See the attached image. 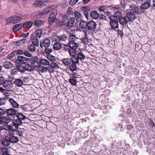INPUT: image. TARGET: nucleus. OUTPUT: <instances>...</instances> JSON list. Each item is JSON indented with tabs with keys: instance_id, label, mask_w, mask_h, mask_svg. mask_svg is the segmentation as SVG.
<instances>
[{
	"instance_id": "e433bc0d",
	"label": "nucleus",
	"mask_w": 155,
	"mask_h": 155,
	"mask_svg": "<svg viewBox=\"0 0 155 155\" xmlns=\"http://www.w3.org/2000/svg\"><path fill=\"white\" fill-rule=\"evenodd\" d=\"M76 49H74L72 48L69 49L68 51L70 55L72 56H74L76 55Z\"/></svg>"
},
{
	"instance_id": "39448f33",
	"label": "nucleus",
	"mask_w": 155,
	"mask_h": 155,
	"mask_svg": "<svg viewBox=\"0 0 155 155\" xmlns=\"http://www.w3.org/2000/svg\"><path fill=\"white\" fill-rule=\"evenodd\" d=\"M29 60L30 61L31 65L34 68H38L40 66L39 63L38 61V58L37 56H33Z\"/></svg>"
},
{
	"instance_id": "a878e982",
	"label": "nucleus",
	"mask_w": 155,
	"mask_h": 155,
	"mask_svg": "<svg viewBox=\"0 0 155 155\" xmlns=\"http://www.w3.org/2000/svg\"><path fill=\"white\" fill-rule=\"evenodd\" d=\"M79 26L82 29H85L88 27V23L85 21H82L79 24Z\"/></svg>"
},
{
	"instance_id": "2f4dec72",
	"label": "nucleus",
	"mask_w": 155,
	"mask_h": 155,
	"mask_svg": "<svg viewBox=\"0 0 155 155\" xmlns=\"http://www.w3.org/2000/svg\"><path fill=\"white\" fill-rule=\"evenodd\" d=\"M1 122L5 123L6 124H8L10 122V120L8 118L6 117L3 116L2 117L0 118Z\"/></svg>"
},
{
	"instance_id": "473e14b6",
	"label": "nucleus",
	"mask_w": 155,
	"mask_h": 155,
	"mask_svg": "<svg viewBox=\"0 0 155 155\" xmlns=\"http://www.w3.org/2000/svg\"><path fill=\"white\" fill-rule=\"evenodd\" d=\"M6 112L8 115L10 116L14 115L16 114V111L15 110L12 109H8Z\"/></svg>"
},
{
	"instance_id": "49530a36",
	"label": "nucleus",
	"mask_w": 155,
	"mask_h": 155,
	"mask_svg": "<svg viewBox=\"0 0 155 155\" xmlns=\"http://www.w3.org/2000/svg\"><path fill=\"white\" fill-rule=\"evenodd\" d=\"M25 39H23L17 42V45L19 46H23V44L25 43Z\"/></svg>"
},
{
	"instance_id": "bb28decb",
	"label": "nucleus",
	"mask_w": 155,
	"mask_h": 155,
	"mask_svg": "<svg viewBox=\"0 0 155 155\" xmlns=\"http://www.w3.org/2000/svg\"><path fill=\"white\" fill-rule=\"evenodd\" d=\"M150 6V4L149 2H145L141 6V8L143 10L148 8Z\"/></svg>"
},
{
	"instance_id": "f3484780",
	"label": "nucleus",
	"mask_w": 155,
	"mask_h": 155,
	"mask_svg": "<svg viewBox=\"0 0 155 155\" xmlns=\"http://www.w3.org/2000/svg\"><path fill=\"white\" fill-rule=\"evenodd\" d=\"M68 45L71 48L74 49H77L78 47V45L76 42L69 41Z\"/></svg>"
},
{
	"instance_id": "0e129e2a",
	"label": "nucleus",
	"mask_w": 155,
	"mask_h": 155,
	"mask_svg": "<svg viewBox=\"0 0 155 155\" xmlns=\"http://www.w3.org/2000/svg\"><path fill=\"white\" fill-rule=\"evenodd\" d=\"M41 69L40 71L41 72H46L48 71V68L47 67H42L41 68Z\"/></svg>"
},
{
	"instance_id": "423d86ee",
	"label": "nucleus",
	"mask_w": 155,
	"mask_h": 155,
	"mask_svg": "<svg viewBox=\"0 0 155 155\" xmlns=\"http://www.w3.org/2000/svg\"><path fill=\"white\" fill-rule=\"evenodd\" d=\"M79 60L77 58L74 57V61L71 63V65L69 67L70 69L72 71H76L77 69V67L76 64L78 63Z\"/></svg>"
},
{
	"instance_id": "4c0bfd02",
	"label": "nucleus",
	"mask_w": 155,
	"mask_h": 155,
	"mask_svg": "<svg viewBox=\"0 0 155 155\" xmlns=\"http://www.w3.org/2000/svg\"><path fill=\"white\" fill-rule=\"evenodd\" d=\"M74 15L76 20L78 21L80 20L82 17L81 14L77 11L74 12Z\"/></svg>"
},
{
	"instance_id": "5701e85b",
	"label": "nucleus",
	"mask_w": 155,
	"mask_h": 155,
	"mask_svg": "<svg viewBox=\"0 0 155 155\" xmlns=\"http://www.w3.org/2000/svg\"><path fill=\"white\" fill-rule=\"evenodd\" d=\"M39 64L44 66L49 65V62L48 61L45 59H41L39 61Z\"/></svg>"
},
{
	"instance_id": "6ab92c4d",
	"label": "nucleus",
	"mask_w": 155,
	"mask_h": 155,
	"mask_svg": "<svg viewBox=\"0 0 155 155\" xmlns=\"http://www.w3.org/2000/svg\"><path fill=\"white\" fill-rule=\"evenodd\" d=\"M1 143L3 146H8L10 144V142L9 138H5L2 140Z\"/></svg>"
},
{
	"instance_id": "6e6d98bb",
	"label": "nucleus",
	"mask_w": 155,
	"mask_h": 155,
	"mask_svg": "<svg viewBox=\"0 0 155 155\" xmlns=\"http://www.w3.org/2000/svg\"><path fill=\"white\" fill-rule=\"evenodd\" d=\"M6 103V100L5 98H0V106L5 105Z\"/></svg>"
},
{
	"instance_id": "7c9ffc66",
	"label": "nucleus",
	"mask_w": 155,
	"mask_h": 155,
	"mask_svg": "<svg viewBox=\"0 0 155 155\" xmlns=\"http://www.w3.org/2000/svg\"><path fill=\"white\" fill-rule=\"evenodd\" d=\"M9 101L13 107L16 108L18 107L19 104H18L12 99H10Z\"/></svg>"
},
{
	"instance_id": "de8ad7c7",
	"label": "nucleus",
	"mask_w": 155,
	"mask_h": 155,
	"mask_svg": "<svg viewBox=\"0 0 155 155\" xmlns=\"http://www.w3.org/2000/svg\"><path fill=\"white\" fill-rule=\"evenodd\" d=\"M134 127L131 125H127V133L130 134V132L131 130H133Z\"/></svg>"
},
{
	"instance_id": "9b49d317",
	"label": "nucleus",
	"mask_w": 155,
	"mask_h": 155,
	"mask_svg": "<svg viewBox=\"0 0 155 155\" xmlns=\"http://www.w3.org/2000/svg\"><path fill=\"white\" fill-rule=\"evenodd\" d=\"M74 61V58H67L63 59L62 60V62L65 65H70Z\"/></svg>"
},
{
	"instance_id": "13d9d810",
	"label": "nucleus",
	"mask_w": 155,
	"mask_h": 155,
	"mask_svg": "<svg viewBox=\"0 0 155 155\" xmlns=\"http://www.w3.org/2000/svg\"><path fill=\"white\" fill-rule=\"evenodd\" d=\"M50 65L54 68L56 69H58L59 68L58 65L57 64L54 62H51L50 64Z\"/></svg>"
},
{
	"instance_id": "ddd939ff",
	"label": "nucleus",
	"mask_w": 155,
	"mask_h": 155,
	"mask_svg": "<svg viewBox=\"0 0 155 155\" xmlns=\"http://www.w3.org/2000/svg\"><path fill=\"white\" fill-rule=\"evenodd\" d=\"M96 24L94 21H90L88 23V28L89 30H93L96 27Z\"/></svg>"
},
{
	"instance_id": "f257e3e1",
	"label": "nucleus",
	"mask_w": 155,
	"mask_h": 155,
	"mask_svg": "<svg viewBox=\"0 0 155 155\" xmlns=\"http://www.w3.org/2000/svg\"><path fill=\"white\" fill-rule=\"evenodd\" d=\"M6 21L7 24L16 23L21 21V18L19 17V15H13L8 18L6 19Z\"/></svg>"
},
{
	"instance_id": "f8f14e48",
	"label": "nucleus",
	"mask_w": 155,
	"mask_h": 155,
	"mask_svg": "<svg viewBox=\"0 0 155 155\" xmlns=\"http://www.w3.org/2000/svg\"><path fill=\"white\" fill-rule=\"evenodd\" d=\"M31 41L33 44L36 47H38L39 45V41L37 38L35 36L32 35L31 37Z\"/></svg>"
},
{
	"instance_id": "09e8293b",
	"label": "nucleus",
	"mask_w": 155,
	"mask_h": 155,
	"mask_svg": "<svg viewBox=\"0 0 155 155\" xmlns=\"http://www.w3.org/2000/svg\"><path fill=\"white\" fill-rule=\"evenodd\" d=\"M54 12H53L51 13V14L50 15L49 17L51 18H53L54 19H55L56 17V15L57 14V12L56 11V9H54V10L53 11Z\"/></svg>"
},
{
	"instance_id": "4d7b16f0",
	"label": "nucleus",
	"mask_w": 155,
	"mask_h": 155,
	"mask_svg": "<svg viewBox=\"0 0 155 155\" xmlns=\"http://www.w3.org/2000/svg\"><path fill=\"white\" fill-rule=\"evenodd\" d=\"M82 42L84 44H87L89 42V39L86 37H84L82 39Z\"/></svg>"
},
{
	"instance_id": "79ce46f5",
	"label": "nucleus",
	"mask_w": 155,
	"mask_h": 155,
	"mask_svg": "<svg viewBox=\"0 0 155 155\" xmlns=\"http://www.w3.org/2000/svg\"><path fill=\"white\" fill-rule=\"evenodd\" d=\"M69 82L73 85L75 86L77 84V80L73 78H70L69 80Z\"/></svg>"
},
{
	"instance_id": "0eeeda50",
	"label": "nucleus",
	"mask_w": 155,
	"mask_h": 155,
	"mask_svg": "<svg viewBox=\"0 0 155 155\" xmlns=\"http://www.w3.org/2000/svg\"><path fill=\"white\" fill-rule=\"evenodd\" d=\"M30 58L22 56H19L17 57V59L16 61V63L22 64L25 63Z\"/></svg>"
},
{
	"instance_id": "7ed1b4c3",
	"label": "nucleus",
	"mask_w": 155,
	"mask_h": 155,
	"mask_svg": "<svg viewBox=\"0 0 155 155\" xmlns=\"http://www.w3.org/2000/svg\"><path fill=\"white\" fill-rule=\"evenodd\" d=\"M125 14L127 17L130 20H134L136 18V16L133 11L131 9H127L125 11Z\"/></svg>"
},
{
	"instance_id": "ea45409f",
	"label": "nucleus",
	"mask_w": 155,
	"mask_h": 155,
	"mask_svg": "<svg viewBox=\"0 0 155 155\" xmlns=\"http://www.w3.org/2000/svg\"><path fill=\"white\" fill-rule=\"evenodd\" d=\"M134 11L135 13L138 14H140L143 12V10L141 8H140V7H136L134 8Z\"/></svg>"
},
{
	"instance_id": "dca6fc26",
	"label": "nucleus",
	"mask_w": 155,
	"mask_h": 155,
	"mask_svg": "<svg viewBox=\"0 0 155 155\" xmlns=\"http://www.w3.org/2000/svg\"><path fill=\"white\" fill-rule=\"evenodd\" d=\"M72 33H73L72 31H71L70 32V35L69 38V41H72V42H76L77 40H78V38L75 36L74 34H72Z\"/></svg>"
},
{
	"instance_id": "a211bd4d",
	"label": "nucleus",
	"mask_w": 155,
	"mask_h": 155,
	"mask_svg": "<svg viewBox=\"0 0 155 155\" xmlns=\"http://www.w3.org/2000/svg\"><path fill=\"white\" fill-rule=\"evenodd\" d=\"M74 21V17H71L69 19L67 24V26L68 28H70L73 26Z\"/></svg>"
},
{
	"instance_id": "f704fd0d",
	"label": "nucleus",
	"mask_w": 155,
	"mask_h": 155,
	"mask_svg": "<svg viewBox=\"0 0 155 155\" xmlns=\"http://www.w3.org/2000/svg\"><path fill=\"white\" fill-rule=\"evenodd\" d=\"M58 39L59 41H64L67 40V37L65 35H61L58 36Z\"/></svg>"
},
{
	"instance_id": "c9c22d12",
	"label": "nucleus",
	"mask_w": 155,
	"mask_h": 155,
	"mask_svg": "<svg viewBox=\"0 0 155 155\" xmlns=\"http://www.w3.org/2000/svg\"><path fill=\"white\" fill-rule=\"evenodd\" d=\"M9 138L10 142L12 143H16L18 140V138L14 136H12Z\"/></svg>"
},
{
	"instance_id": "bf43d9fd",
	"label": "nucleus",
	"mask_w": 155,
	"mask_h": 155,
	"mask_svg": "<svg viewBox=\"0 0 155 155\" xmlns=\"http://www.w3.org/2000/svg\"><path fill=\"white\" fill-rule=\"evenodd\" d=\"M81 11H83L84 12H88V11H89L90 9L88 7H86L84 6L82 7L81 8Z\"/></svg>"
},
{
	"instance_id": "9d476101",
	"label": "nucleus",
	"mask_w": 155,
	"mask_h": 155,
	"mask_svg": "<svg viewBox=\"0 0 155 155\" xmlns=\"http://www.w3.org/2000/svg\"><path fill=\"white\" fill-rule=\"evenodd\" d=\"M13 86L12 82L10 80H6L5 81L3 87L7 89H10Z\"/></svg>"
},
{
	"instance_id": "c756f323",
	"label": "nucleus",
	"mask_w": 155,
	"mask_h": 155,
	"mask_svg": "<svg viewBox=\"0 0 155 155\" xmlns=\"http://www.w3.org/2000/svg\"><path fill=\"white\" fill-rule=\"evenodd\" d=\"M120 23L122 25L126 24L127 21L126 17H121L119 19Z\"/></svg>"
},
{
	"instance_id": "338daca9",
	"label": "nucleus",
	"mask_w": 155,
	"mask_h": 155,
	"mask_svg": "<svg viewBox=\"0 0 155 155\" xmlns=\"http://www.w3.org/2000/svg\"><path fill=\"white\" fill-rule=\"evenodd\" d=\"M99 9L100 11L104 12L106 9L105 6L104 5H101L99 7Z\"/></svg>"
},
{
	"instance_id": "a18cd8bd",
	"label": "nucleus",
	"mask_w": 155,
	"mask_h": 155,
	"mask_svg": "<svg viewBox=\"0 0 155 155\" xmlns=\"http://www.w3.org/2000/svg\"><path fill=\"white\" fill-rule=\"evenodd\" d=\"M147 122L149 123V125L151 127H155V123L152 120L148 119L147 120Z\"/></svg>"
},
{
	"instance_id": "e2e57ef3",
	"label": "nucleus",
	"mask_w": 155,
	"mask_h": 155,
	"mask_svg": "<svg viewBox=\"0 0 155 155\" xmlns=\"http://www.w3.org/2000/svg\"><path fill=\"white\" fill-rule=\"evenodd\" d=\"M48 71L50 73L54 72V68L51 66H50L47 67Z\"/></svg>"
},
{
	"instance_id": "5fc2aeb1",
	"label": "nucleus",
	"mask_w": 155,
	"mask_h": 155,
	"mask_svg": "<svg viewBox=\"0 0 155 155\" xmlns=\"http://www.w3.org/2000/svg\"><path fill=\"white\" fill-rule=\"evenodd\" d=\"M18 71V66L11 69V73L12 74H16Z\"/></svg>"
},
{
	"instance_id": "c85d7f7f",
	"label": "nucleus",
	"mask_w": 155,
	"mask_h": 155,
	"mask_svg": "<svg viewBox=\"0 0 155 155\" xmlns=\"http://www.w3.org/2000/svg\"><path fill=\"white\" fill-rule=\"evenodd\" d=\"M14 83L18 87H21L23 84V82L22 80L19 79H16L14 81Z\"/></svg>"
},
{
	"instance_id": "cd10ccee",
	"label": "nucleus",
	"mask_w": 155,
	"mask_h": 155,
	"mask_svg": "<svg viewBox=\"0 0 155 155\" xmlns=\"http://www.w3.org/2000/svg\"><path fill=\"white\" fill-rule=\"evenodd\" d=\"M91 17L94 19H97L99 17V14L95 11H92L91 13Z\"/></svg>"
},
{
	"instance_id": "72a5a7b5",
	"label": "nucleus",
	"mask_w": 155,
	"mask_h": 155,
	"mask_svg": "<svg viewBox=\"0 0 155 155\" xmlns=\"http://www.w3.org/2000/svg\"><path fill=\"white\" fill-rule=\"evenodd\" d=\"M25 68L26 71H31L33 70L34 69V67L31 64H27L25 66Z\"/></svg>"
},
{
	"instance_id": "37998d69",
	"label": "nucleus",
	"mask_w": 155,
	"mask_h": 155,
	"mask_svg": "<svg viewBox=\"0 0 155 155\" xmlns=\"http://www.w3.org/2000/svg\"><path fill=\"white\" fill-rule=\"evenodd\" d=\"M78 58L76 57L78 60H84L85 57L84 55L81 53H79L77 55Z\"/></svg>"
},
{
	"instance_id": "b1692460",
	"label": "nucleus",
	"mask_w": 155,
	"mask_h": 155,
	"mask_svg": "<svg viewBox=\"0 0 155 155\" xmlns=\"http://www.w3.org/2000/svg\"><path fill=\"white\" fill-rule=\"evenodd\" d=\"M43 21L41 20H37L34 22V25L35 26H39L44 24Z\"/></svg>"
},
{
	"instance_id": "aec40b11",
	"label": "nucleus",
	"mask_w": 155,
	"mask_h": 155,
	"mask_svg": "<svg viewBox=\"0 0 155 155\" xmlns=\"http://www.w3.org/2000/svg\"><path fill=\"white\" fill-rule=\"evenodd\" d=\"M53 48L56 50H59L62 48V45L58 42H56L54 44Z\"/></svg>"
},
{
	"instance_id": "8fccbe9b",
	"label": "nucleus",
	"mask_w": 155,
	"mask_h": 155,
	"mask_svg": "<svg viewBox=\"0 0 155 155\" xmlns=\"http://www.w3.org/2000/svg\"><path fill=\"white\" fill-rule=\"evenodd\" d=\"M18 68V71L21 72H24L26 71L25 68V66L21 65L20 66H17Z\"/></svg>"
},
{
	"instance_id": "3c124183",
	"label": "nucleus",
	"mask_w": 155,
	"mask_h": 155,
	"mask_svg": "<svg viewBox=\"0 0 155 155\" xmlns=\"http://www.w3.org/2000/svg\"><path fill=\"white\" fill-rule=\"evenodd\" d=\"M16 51H14L9 54L7 58L9 59H11L12 57H14L16 55Z\"/></svg>"
},
{
	"instance_id": "c03bdc74",
	"label": "nucleus",
	"mask_w": 155,
	"mask_h": 155,
	"mask_svg": "<svg viewBox=\"0 0 155 155\" xmlns=\"http://www.w3.org/2000/svg\"><path fill=\"white\" fill-rule=\"evenodd\" d=\"M16 116L20 120H24L26 118V117L21 113H17Z\"/></svg>"
},
{
	"instance_id": "20e7f679",
	"label": "nucleus",
	"mask_w": 155,
	"mask_h": 155,
	"mask_svg": "<svg viewBox=\"0 0 155 155\" xmlns=\"http://www.w3.org/2000/svg\"><path fill=\"white\" fill-rule=\"evenodd\" d=\"M13 126H9V129L12 130H15L16 129L18 128V126L21 124L22 122L21 120L17 119L13 121Z\"/></svg>"
},
{
	"instance_id": "412c9836",
	"label": "nucleus",
	"mask_w": 155,
	"mask_h": 155,
	"mask_svg": "<svg viewBox=\"0 0 155 155\" xmlns=\"http://www.w3.org/2000/svg\"><path fill=\"white\" fill-rule=\"evenodd\" d=\"M0 152L2 155H11L8 153V149L6 147L0 148Z\"/></svg>"
},
{
	"instance_id": "f03ea898",
	"label": "nucleus",
	"mask_w": 155,
	"mask_h": 155,
	"mask_svg": "<svg viewBox=\"0 0 155 155\" xmlns=\"http://www.w3.org/2000/svg\"><path fill=\"white\" fill-rule=\"evenodd\" d=\"M110 20V24L111 27L113 28H116L118 27V20L117 18H115L114 15L110 16L109 17Z\"/></svg>"
},
{
	"instance_id": "603ef678",
	"label": "nucleus",
	"mask_w": 155,
	"mask_h": 155,
	"mask_svg": "<svg viewBox=\"0 0 155 155\" xmlns=\"http://www.w3.org/2000/svg\"><path fill=\"white\" fill-rule=\"evenodd\" d=\"M42 31L41 29L37 30L36 31V36L38 38H40L42 35Z\"/></svg>"
},
{
	"instance_id": "774afa93",
	"label": "nucleus",
	"mask_w": 155,
	"mask_h": 155,
	"mask_svg": "<svg viewBox=\"0 0 155 155\" xmlns=\"http://www.w3.org/2000/svg\"><path fill=\"white\" fill-rule=\"evenodd\" d=\"M67 13L68 14L71 15H72L73 14V12L72 11V9L71 8H68L67 11Z\"/></svg>"
},
{
	"instance_id": "864d4df0",
	"label": "nucleus",
	"mask_w": 155,
	"mask_h": 155,
	"mask_svg": "<svg viewBox=\"0 0 155 155\" xmlns=\"http://www.w3.org/2000/svg\"><path fill=\"white\" fill-rule=\"evenodd\" d=\"M117 127V130H120V131H124V128H125L124 126L122 125H118Z\"/></svg>"
},
{
	"instance_id": "a19ab883",
	"label": "nucleus",
	"mask_w": 155,
	"mask_h": 155,
	"mask_svg": "<svg viewBox=\"0 0 155 155\" xmlns=\"http://www.w3.org/2000/svg\"><path fill=\"white\" fill-rule=\"evenodd\" d=\"M35 46L34 44H31L28 46V48L30 51L32 52H34L36 50Z\"/></svg>"
},
{
	"instance_id": "4be33fe9",
	"label": "nucleus",
	"mask_w": 155,
	"mask_h": 155,
	"mask_svg": "<svg viewBox=\"0 0 155 155\" xmlns=\"http://www.w3.org/2000/svg\"><path fill=\"white\" fill-rule=\"evenodd\" d=\"M36 1L33 4V5L35 7H42L44 4L42 0H38Z\"/></svg>"
},
{
	"instance_id": "2eb2a0df",
	"label": "nucleus",
	"mask_w": 155,
	"mask_h": 155,
	"mask_svg": "<svg viewBox=\"0 0 155 155\" xmlns=\"http://www.w3.org/2000/svg\"><path fill=\"white\" fill-rule=\"evenodd\" d=\"M113 11H116V12H114V17L117 18L118 20L120 18L121 15V13L118 10V9L116 7L113 8Z\"/></svg>"
},
{
	"instance_id": "4468645a",
	"label": "nucleus",
	"mask_w": 155,
	"mask_h": 155,
	"mask_svg": "<svg viewBox=\"0 0 155 155\" xmlns=\"http://www.w3.org/2000/svg\"><path fill=\"white\" fill-rule=\"evenodd\" d=\"M23 27V25L22 24H16L13 28V31L14 32H16L21 29Z\"/></svg>"
},
{
	"instance_id": "393cba45",
	"label": "nucleus",
	"mask_w": 155,
	"mask_h": 155,
	"mask_svg": "<svg viewBox=\"0 0 155 155\" xmlns=\"http://www.w3.org/2000/svg\"><path fill=\"white\" fill-rule=\"evenodd\" d=\"M22 25L25 28H30L32 26L33 22L31 21H29L24 23Z\"/></svg>"
},
{
	"instance_id": "1a4fd4ad",
	"label": "nucleus",
	"mask_w": 155,
	"mask_h": 155,
	"mask_svg": "<svg viewBox=\"0 0 155 155\" xmlns=\"http://www.w3.org/2000/svg\"><path fill=\"white\" fill-rule=\"evenodd\" d=\"M53 7H49L39 12V14L42 16L46 14H48L51 11H54V8H53Z\"/></svg>"
},
{
	"instance_id": "69168bd1",
	"label": "nucleus",
	"mask_w": 155,
	"mask_h": 155,
	"mask_svg": "<svg viewBox=\"0 0 155 155\" xmlns=\"http://www.w3.org/2000/svg\"><path fill=\"white\" fill-rule=\"evenodd\" d=\"M55 19L51 18V17L49 18L48 21L51 25L53 24Z\"/></svg>"
},
{
	"instance_id": "58836bf2",
	"label": "nucleus",
	"mask_w": 155,
	"mask_h": 155,
	"mask_svg": "<svg viewBox=\"0 0 155 155\" xmlns=\"http://www.w3.org/2000/svg\"><path fill=\"white\" fill-rule=\"evenodd\" d=\"M4 66L7 69H9L12 67V64L10 62L6 61L4 64Z\"/></svg>"
},
{
	"instance_id": "680f3d73",
	"label": "nucleus",
	"mask_w": 155,
	"mask_h": 155,
	"mask_svg": "<svg viewBox=\"0 0 155 155\" xmlns=\"http://www.w3.org/2000/svg\"><path fill=\"white\" fill-rule=\"evenodd\" d=\"M47 58L48 60H50L51 61H54L55 60V57L51 55H48V56Z\"/></svg>"
},
{
	"instance_id": "6e6552de",
	"label": "nucleus",
	"mask_w": 155,
	"mask_h": 155,
	"mask_svg": "<svg viewBox=\"0 0 155 155\" xmlns=\"http://www.w3.org/2000/svg\"><path fill=\"white\" fill-rule=\"evenodd\" d=\"M51 43L50 40L48 39L44 40L42 43H40V46L42 48L44 47L46 48H48L50 45Z\"/></svg>"
},
{
	"instance_id": "052dcab7",
	"label": "nucleus",
	"mask_w": 155,
	"mask_h": 155,
	"mask_svg": "<svg viewBox=\"0 0 155 155\" xmlns=\"http://www.w3.org/2000/svg\"><path fill=\"white\" fill-rule=\"evenodd\" d=\"M24 54L25 56L29 57H32V54L28 51H25L24 52Z\"/></svg>"
}]
</instances>
